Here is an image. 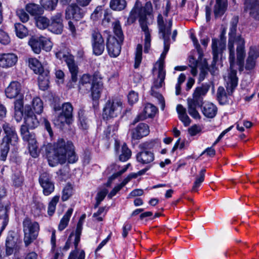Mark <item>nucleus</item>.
<instances>
[{
	"instance_id": "2",
	"label": "nucleus",
	"mask_w": 259,
	"mask_h": 259,
	"mask_svg": "<svg viewBox=\"0 0 259 259\" xmlns=\"http://www.w3.org/2000/svg\"><path fill=\"white\" fill-rule=\"evenodd\" d=\"M238 18L234 17L231 22L230 31L229 32V38L228 42V49L229 50V61L231 67L232 68L235 65V53L233 43L237 42V65L240 71L244 70V59L245 57L244 39L241 36H236Z\"/></svg>"
},
{
	"instance_id": "1",
	"label": "nucleus",
	"mask_w": 259,
	"mask_h": 259,
	"mask_svg": "<svg viewBox=\"0 0 259 259\" xmlns=\"http://www.w3.org/2000/svg\"><path fill=\"white\" fill-rule=\"evenodd\" d=\"M73 163L77 160L72 143L59 139L55 142L48 154V161L50 166L55 167L59 164H63L66 161Z\"/></svg>"
},
{
	"instance_id": "21",
	"label": "nucleus",
	"mask_w": 259,
	"mask_h": 259,
	"mask_svg": "<svg viewBox=\"0 0 259 259\" xmlns=\"http://www.w3.org/2000/svg\"><path fill=\"white\" fill-rule=\"evenodd\" d=\"M259 54L257 49L253 47H250L245 65L246 70H250L254 68L256 64V60Z\"/></svg>"
},
{
	"instance_id": "20",
	"label": "nucleus",
	"mask_w": 259,
	"mask_h": 259,
	"mask_svg": "<svg viewBox=\"0 0 259 259\" xmlns=\"http://www.w3.org/2000/svg\"><path fill=\"white\" fill-rule=\"evenodd\" d=\"M149 126L144 123H139L136 127L132 130V138L134 140H140L149 134Z\"/></svg>"
},
{
	"instance_id": "14",
	"label": "nucleus",
	"mask_w": 259,
	"mask_h": 259,
	"mask_svg": "<svg viewBox=\"0 0 259 259\" xmlns=\"http://www.w3.org/2000/svg\"><path fill=\"white\" fill-rule=\"evenodd\" d=\"M122 42L115 37H109L107 39L106 47L111 57H116L120 54Z\"/></svg>"
},
{
	"instance_id": "3",
	"label": "nucleus",
	"mask_w": 259,
	"mask_h": 259,
	"mask_svg": "<svg viewBox=\"0 0 259 259\" xmlns=\"http://www.w3.org/2000/svg\"><path fill=\"white\" fill-rule=\"evenodd\" d=\"M39 124L38 119L31 109H25L24 112V123L21 126L20 134L24 141L28 144V149L30 155L34 158L38 156V147L35 134L30 133L29 130L37 127Z\"/></svg>"
},
{
	"instance_id": "36",
	"label": "nucleus",
	"mask_w": 259,
	"mask_h": 259,
	"mask_svg": "<svg viewBox=\"0 0 259 259\" xmlns=\"http://www.w3.org/2000/svg\"><path fill=\"white\" fill-rule=\"evenodd\" d=\"M36 25L40 29L49 27L50 20L45 16H38L35 17Z\"/></svg>"
},
{
	"instance_id": "12",
	"label": "nucleus",
	"mask_w": 259,
	"mask_h": 259,
	"mask_svg": "<svg viewBox=\"0 0 259 259\" xmlns=\"http://www.w3.org/2000/svg\"><path fill=\"white\" fill-rule=\"evenodd\" d=\"M91 42L93 53L96 56L102 54L105 49L104 39L97 30H93L91 34Z\"/></svg>"
},
{
	"instance_id": "11",
	"label": "nucleus",
	"mask_w": 259,
	"mask_h": 259,
	"mask_svg": "<svg viewBox=\"0 0 259 259\" xmlns=\"http://www.w3.org/2000/svg\"><path fill=\"white\" fill-rule=\"evenodd\" d=\"M122 109V102L117 99L108 101L103 108V116L104 118L117 117Z\"/></svg>"
},
{
	"instance_id": "57",
	"label": "nucleus",
	"mask_w": 259,
	"mask_h": 259,
	"mask_svg": "<svg viewBox=\"0 0 259 259\" xmlns=\"http://www.w3.org/2000/svg\"><path fill=\"white\" fill-rule=\"evenodd\" d=\"M13 185L17 187L21 186L23 182V178L21 174H14L12 177Z\"/></svg>"
},
{
	"instance_id": "54",
	"label": "nucleus",
	"mask_w": 259,
	"mask_h": 259,
	"mask_svg": "<svg viewBox=\"0 0 259 259\" xmlns=\"http://www.w3.org/2000/svg\"><path fill=\"white\" fill-rule=\"evenodd\" d=\"M16 14L20 20L23 23L27 22L29 19L28 14L22 9L17 10Z\"/></svg>"
},
{
	"instance_id": "62",
	"label": "nucleus",
	"mask_w": 259,
	"mask_h": 259,
	"mask_svg": "<svg viewBox=\"0 0 259 259\" xmlns=\"http://www.w3.org/2000/svg\"><path fill=\"white\" fill-rule=\"evenodd\" d=\"M23 96L18 98L14 102L15 111H23Z\"/></svg>"
},
{
	"instance_id": "15",
	"label": "nucleus",
	"mask_w": 259,
	"mask_h": 259,
	"mask_svg": "<svg viewBox=\"0 0 259 259\" xmlns=\"http://www.w3.org/2000/svg\"><path fill=\"white\" fill-rule=\"evenodd\" d=\"M84 14V11L77 5L74 4L68 6L65 11V18L66 19H74L78 21L82 18Z\"/></svg>"
},
{
	"instance_id": "16",
	"label": "nucleus",
	"mask_w": 259,
	"mask_h": 259,
	"mask_svg": "<svg viewBox=\"0 0 259 259\" xmlns=\"http://www.w3.org/2000/svg\"><path fill=\"white\" fill-rule=\"evenodd\" d=\"M18 61V57L14 53L0 54V67L9 68L14 66Z\"/></svg>"
},
{
	"instance_id": "58",
	"label": "nucleus",
	"mask_w": 259,
	"mask_h": 259,
	"mask_svg": "<svg viewBox=\"0 0 259 259\" xmlns=\"http://www.w3.org/2000/svg\"><path fill=\"white\" fill-rule=\"evenodd\" d=\"M43 189V193L45 195L48 196L54 190L55 186L53 182L49 183L46 186L40 185Z\"/></svg>"
},
{
	"instance_id": "22",
	"label": "nucleus",
	"mask_w": 259,
	"mask_h": 259,
	"mask_svg": "<svg viewBox=\"0 0 259 259\" xmlns=\"http://www.w3.org/2000/svg\"><path fill=\"white\" fill-rule=\"evenodd\" d=\"M157 23L159 27V32L162 33L163 40H169L171 33V27L172 21L169 20L168 25L166 26L164 24L163 18L161 15H159L157 19Z\"/></svg>"
},
{
	"instance_id": "47",
	"label": "nucleus",
	"mask_w": 259,
	"mask_h": 259,
	"mask_svg": "<svg viewBox=\"0 0 259 259\" xmlns=\"http://www.w3.org/2000/svg\"><path fill=\"white\" fill-rule=\"evenodd\" d=\"M59 200V196H54L50 202L48 208V213L50 216L53 215L56 210V206Z\"/></svg>"
},
{
	"instance_id": "17",
	"label": "nucleus",
	"mask_w": 259,
	"mask_h": 259,
	"mask_svg": "<svg viewBox=\"0 0 259 259\" xmlns=\"http://www.w3.org/2000/svg\"><path fill=\"white\" fill-rule=\"evenodd\" d=\"M21 85L18 81H12L5 90L6 96L10 99L20 98L23 95L21 93Z\"/></svg>"
},
{
	"instance_id": "64",
	"label": "nucleus",
	"mask_w": 259,
	"mask_h": 259,
	"mask_svg": "<svg viewBox=\"0 0 259 259\" xmlns=\"http://www.w3.org/2000/svg\"><path fill=\"white\" fill-rule=\"evenodd\" d=\"M201 130L202 128L199 125L195 124L188 128V133L191 136H194L201 132Z\"/></svg>"
},
{
	"instance_id": "39",
	"label": "nucleus",
	"mask_w": 259,
	"mask_h": 259,
	"mask_svg": "<svg viewBox=\"0 0 259 259\" xmlns=\"http://www.w3.org/2000/svg\"><path fill=\"white\" fill-rule=\"evenodd\" d=\"M43 103L41 100L38 97L34 98L32 101V109L37 114L41 113L43 111Z\"/></svg>"
},
{
	"instance_id": "61",
	"label": "nucleus",
	"mask_w": 259,
	"mask_h": 259,
	"mask_svg": "<svg viewBox=\"0 0 259 259\" xmlns=\"http://www.w3.org/2000/svg\"><path fill=\"white\" fill-rule=\"evenodd\" d=\"M130 165V164H128L124 166V167L122 168L121 169L119 170L118 172L114 174L112 177L109 179L108 182L107 183V186H109L110 185V184L111 183V181L113 179H115V178H117L118 176H120L123 173L125 172L126 170L127 169L128 166Z\"/></svg>"
},
{
	"instance_id": "52",
	"label": "nucleus",
	"mask_w": 259,
	"mask_h": 259,
	"mask_svg": "<svg viewBox=\"0 0 259 259\" xmlns=\"http://www.w3.org/2000/svg\"><path fill=\"white\" fill-rule=\"evenodd\" d=\"M63 24H55L50 22L49 29L52 32L56 34H61L63 31Z\"/></svg>"
},
{
	"instance_id": "8",
	"label": "nucleus",
	"mask_w": 259,
	"mask_h": 259,
	"mask_svg": "<svg viewBox=\"0 0 259 259\" xmlns=\"http://www.w3.org/2000/svg\"><path fill=\"white\" fill-rule=\"evenodd\" d=\"M211 47L213 52V60L211 64L212 68L209 69L208 68L207 63L205 59L202 61L198 79L200 82L204 79L207 74L208 70H209L211 73L212 71H214V67L218 60L219 54L225 48V44L222 41H220L217 39L213 38L212 39Z\"/></svg>"
},
{
	"instance_id": "24",
	"label": "nucleus",
	"mask_w": 259,
	"mask_h": 259,
	"mask_svg": "<svg viewBox=\"0 0 259 259\" xmlns=\"http://www.w3.org/2000/svg\"><path fill=\"white\" fill-rule=\"evenodd\" d=\"M92 76L88 74H83L79 81V91L83 94L89 93L92 83Z\"/></svg>"
},
{
	"instance_id": "18",
	"label": "nucleus",
	"mask_w": 259,
	"mask_h": 259,
	"mask_svg": "<svg viewBox=\"0 0 259 259\" xmlns=\"http://www.w3.org/2000/svg\"><path fill=\"white\" fill-rule=\"evenodd\" d=\"M244 10L249 11L250 15L259 21V1L258 0H244Z\"/></svg>"
},
{
	"instance_id": "56",
	"label": "nucleus",
	"mask_w": 259,
	"mask_h": 259,
	"mask_svg": "<svg viewBox=\"0 0 259 259\" xmlns=\"http://www.w3.org/2000/svg\"><path fill=\"white\" fill-rule=\"evenodd\" d=\"M55 55L57 58L60 60H64L66 62L67 58L69 57H72L73 56L68 52L64 50H58L55 52Z\"/></svg>"
},
{
	"instance_id": "41",
	"label": "nucleus",
	"mask_w": 259,
	"mask_h": 259,
	"mask_svg": "<svg viewBox=\"0 0 259 259\" xmlns=\"http://www.w3.org/2000/svg\"><path fill=\"white\" fill-rule=\"evenodd\" d=\"M142 59V46L138 44L136 48L135 57V68H138L140 66Z\"/></svg>"
},
{
	"instance_id": "59",
	"label": "nucleus",
	"mask_w": 259,
	"mask_h": 259,
	"mask_svg": "<svg viewBox=\"0 0 259 259\" xmlns=\"http://www.w3.org/2000/svg\"><path fill=\"white\" fill-rule=\"evenodd\" d=\"M79 119L80 122V125L83 130H86L88 128L89 125V121L82 113H79Z\"/></svg>"
},
{
	"instance_id": "26",
	"label": "nucleus",
	"mask_w": 259,
	"mask_h": 259,
	"mask_svg": "<svg viewBox=\"0 0 259 259\" xmlns=\"http://www.w3.org/2000/svg\"><path fill=\"white\" fill-rule=\"evenodd\" d=\"M69 70L71 74V80L73 82H76L77 80V74L78 73V68L75 64L74 57H69L67 58L66 62Z\"/></svg>"
},
{
	"instance_id": "48",
	"label": "nucleus",
	"mask_w": 259,
	"mask_h": 259,
	"mask_svg": "<svg viewBox=\"0 0 259 259\" xmlns=\"http://www.w3.org/2000/svg\"><path fill=\"white\" fill-rule=\"evenodd\" d=\"M73 187L70 184L66 185L62 191V199L63 201L67 200L72 195Z\"/></svg>"
},
{
	"instance_id": "40",
	"label": "nucleus",
	"mask_w": 259,
	"mask_h": 259,
	"mask_svg": "<svg viewBox=\"0 0 259 259\" xmlns=\"http://www.w3.org/2000/svg\"><path fill=\"white\" fill-rule=\"evenodd\" d=\"M58 0H40L42 7L46 10L52 11L57 5Z\"/></svg>"
},
{
	"instance_id": "7",
	"label": "nucleus",
	"mask_w": 259,
	"mask_h": 259,
	"mask_svg": "<svg viewBox=\"0 0 259 259\" xmlns=\"http://www.w3.org/2000/svg\"><path fill=\"white\" fill-rule=\"evenodd\" d=\"M207 92L208 89L204 87H197L193 94L192 98L187 99L188 113L191 117L195 119L201 118V116L196 108L202 107L203 103V97Z\"/></svg>"
},
{
	"instance_id": "46",
	"label": "nucleus",
	"mask_w": 259,
	"mask_h": 259,
	"mask_svg": "<svg viewBox=\"0 0 259 259\" xmlns=\"http://www.w3.org/2000/svg\"><path fill=\"white\" fill-rule=\"evenodd\" d=\"M18 243V238L16 233L13 231L9 232L6 239V244L16 246Z\"/></svg>"
},
{
	"instance_id": "6",
	"label": "nucleus",
	"mask_w": 259,
	"mask_h": 259,
	"mask_svg": "<svg viewBox=\"0 0 259 259\" xmlns=\"http://www.w3.org/2000/svg\"><path fill=\"white\" fill-rule=\"evenodd\" d=\"M5 136L2 139L0 145L1 160L5 161L10 150V144L15 145L18 140L15 128L10 123L5 122L2 125Z\"/></svg>"
},
{
	"instance_id": "23",
	"label": "nucleus",
	"mask_w": 259,
	"mask_h": 259,
	"mask_svg": "<svg viewBox=\"0 0 259 259\" xmlns=\"http://www.w3.org/2000/svg\"><path fill=\"white\" fill-rule=\"evenodd\" d=\"M154 154L152 152L145 150L137 153L136 156L137 161L143 164L152 162L154 160Z\"/></svg>"
},
{
	"instance_id": "49",
	"label": "nucleus",
	"mask_w": 259,
	"mask_h": 259,
	"mask_svg": "<svg viewBox=\"0 0 259 259\" xmlns=\"http://www.w3.org/2000/svg\"><path fill=\"white\" fill-rule=\"evenodd\" d=\"M70 253L68 259H84L85 253L83 250L79 251L77 248Z\"/></svg>"
},
{
	"instance_id": "45",
	"label": "nucleus",
	"mask_w": 259,
	"mask_h": 259,
	"mask_svg": "<svg viewBox=\"0 0 259 259\" xmlns=\"http://www.w3.org/2000/svg\"><path fill=\"white\" fill-rule=\"evenodd\" d=\"M159 142L158 140H151L146 141L139 145L141 149L148 150L153 148L156 145H158Z\"/></svg>"
},
{
	"instance_id": "29",
	"label": "nucleus",
	"mask_w": 259,
	"mask_h": 259,
	"mask_svg": "<svg viewBox=\"0 0 259 259\" xmlns=\"http://www.w3.org/2000/svg\"><path fill=\"white\" fill-rule=\"evenodd\" d=\"M227 3L225 0H216L214 8V14L215 18L222 16L227 8Z\"/></svg>"
},
{
	"instance_id": "44",
	"label": "nucleus",
	"mask_w": 259,
	"mask_h": 259,
	"mask_svg": "<svg viewBox=\"0 0 259 259\" xmlns=\"http://www.w3.org/2000/svg\"><path fill=\"white\" fill-rule=\"evenodd\" d=\"M47 75L44 76L42 73L39 74L38 78L39 89L42 91L47 90L49 87V79Z\"/></svg>"
},
{
	"instance_id": "27",
	"label": "nucleus",
	"mask_w": 259,
	"mask_h": 259,
	"mask_svg": "<svg viewBox=\"0 0 259 259\" xmlns=\"http://www.w3.org/2000/svg\"><path fill=\"white\" fill-rule=\"evenodd\" d=\"M201 111L206 117L212 118L216 115L218 108L214 104L207 103L205 104L203 106H202Z\"/></svg>"
},
{
	"instance_id": "25",
	"label": "nucleus",
	"mask_w": 259,
	"mask_h": 259,
	"mask_svg": "<svg viewBox=\"0 0 259 259\" xmlns=\"http://www.w3.org/2000/svg\"><path fill=\"white\" fill-rule=\"evenodd\" d=\"M69 70L71 74V80L73 82H76L77 80V74L78 73V68L75 64L74 57H69L67 58L66 62Z\"/></svg>"
},
{
	"instance_id": "60",
	"label": "nucleus",
	"mask_w": 259,
	"mask_h": 259,
	"mask_svg": "<svg viewBox=\"0 0 259 259\" xmlns=\"http://www.w3.org/2000/svg\"><path fill=\"white\" fill-rule=\"evenodd\" d=\"M10 42V38L7 33L0 29V42L3 45H8Z\"/></svg>"
},
{
	"instance_id": "55",
	"label": "nucleus",
	"mask_w": 259,
	"mask_h": 259,
	"mask_svg": "<svg viewBox=\"0 0 259 259\" xmlns=\"http://www.w3.org/2000/svg\"><path fill=\"white\" fill-rule=\"evenodd\" d=\"M151 94L153 97L156 98L158 99V102L160 104L161 109L162 110H164L165 107V102L163 96L159 93L154 91L153 88H151Z\"/></svg>"
},
{
	"instance_id": "28",
	"label": "nucleus",
	"mask_w": 259,
	"mask_h": 259,
	"mask_svg": "<svg viewBox=\"0 0 259 259\" xmlns=\"http://www.w3.org/2000/svg\"><path fill=\"white\" fill-rule=\"evenodd\" d=\"M177 111L179 115V118L183 123L184 126L189 125L191 120L187 114L186 108L182 105L179 104L177 106Z\"/></svg>"
},
{
	"instance_id": "13",
	"label": "nucleus",
	"mask_w": 259,
	"mask_h": 259,
	"mask_svg": "<svg viewBox=\"0 0 259 259\" xmlns=\"http://www.w3.org/2000/svg\"><path fill=\"white\" fill-rule=\"evenodd\" d=\"M73 107L72 105L66 102L62 105V112L58 116L56 120V124L59 125L60 126L64 125L65 123L70 124L72 117Z\"/></svg>"
},
{
	"instance_id": "43",
	"label": "nucleus",
	"mask_w": 259,
	"mask_h": 259,
	"mask_svg": "<svg viewBox=\"0 0 259 259\" xmlns=\"http://www.w3.org/2000/svg\"><path fill=\"white\" fill-rule=\"evenodd\" d=\"M205 169H202L200 171L199 176L196 179V180L194 183V185L192 187V191L193 192H197L198 188L201 185V183L204 181L205 176Z\"/></svg>"
},
{
	"instance_id": "32",
	"label": "nucleus",
	"mask_w": 259,
	"mask_h": 259,
	"mask_svg": "<svg viewBox=\"0 0 259 259\" xmlns=\"http://www.w3.org/2000/svg\"><path fill=\"white\" fill-rule=\"evenodd\" d=\"M73 209L69 208L64 215L58 226V230L59 231L63 230L67 227Z\"/></svg>"
},
{
	"instance_id": "10",
	"label": "nucleus",
	"mask_w": 259,
	"mask_h": 259,
	"mask_svg": "<svg viewBox=\"0 0 259 259\" xmlns=\"http://www.w3.org/2000/svg\"><path fill=\"white\" fill-rule=\"evenodd\" d=\"M28 45L32 51L36 54H39L41 50L46 52L51 50L53 43L50 39L42 36H32L28 41Z\"/></svg>"
},
{
	"instance_id": "63",
	"label": "nucleus",
	"mask_w": 259,
	"mask_h": 259,
	"mask_svg": "<svg viewBox=\"0 0 259 259\" xmlns=\"http://www.w3.org/2000/svg\"><path fill=\"white\" fill-rule=\"evenodd\" d=\"M127 98L129 103L133 105L138 101V94L134 91H131L129 93Z\"/></svg>"
},
{
	"instance_id": "33",
	"label": "nucleus",
	"mask_w": 259,
	"mask_h": 259,
	"mask_svg": "<svg viewBox=\"0 0 259 259\" xmlns=\"http://www.w3.org/2000/svg\"><path fill=\"white\" fill-rule=\"evenodd\" d=\"M126 6L125 0H111L110 7L114 11H120L124 10Z\"/></svg>"
},
{
	"instance_id": "38",
	"label": "nucleus",
	"mask_w": 259,
	"mask_h": 259,
	"mask_svg": "<svg viewBox=\"0 0 259 259\" xmlns=\"http://www.w3.org/2000/svg\"><path fill=\"white\" fill-rule=\"evenodd\" d=\"M82 229V222L81 219L77 223L75 234L73 233V245L77 248L78 244L80 241V235Z\"/></svg>"
},
{
	"instance_id": "51",
	"label": "nucleus",
	"mask_w": 259,
	"mask_h": 259,
	"mask_svg": "<svg viewBox=\"0 0 259 259\" xmlns=\"http://www.w3.org/2000/svg\"><path fill=\"white\" fill-rule=\"evenodd\" d=\"M52 177L48 172L42 173L39 178V182L40 185L46 186L49 183L53 182L51 181Z\"/></svg>"
},
{
	"instance_id": "53",
	"label": "nucleus",
	"mask_w": 259,
	"mask_h": 259,
	"mask_svg": "<svg viewBox=\"0 0 259 259\" xmlns=\"http://www.w3.org/2000/svg\"><path fill=\"white\" fill-rule=\"evenodd\" d=\"M186 75L184 73H181L178 78V82L176 84V95H179L181 94V84L185 81Z\"/></svg>"
},
{
	"instance_id": "50",
	"label": "nucleus",
	"mask_w": 259,
	"mask_h": 259,
	"mask_svg": "<svg viewBox=\"0 0 259 259\" xmlns=\"http://www.w3.org/2000/svg\"><path fill=\"white\" fill-rule=\"evenodd\" d=\"M108 190L107 189H103L100 191L97 195V196L96 197V203L95 204V207L96 208L98 207V206L100 205L101 202L103 200L105 196H106L107 194L108 193Z\"/></svg>"
},
{
	"instance_id": "42",
	"label": "nucleus",
	"mask_w": 259,
	"mask_h": 259,
	"mask_svg": "<svg viewBox=\"0 0 259 259\" xmlns=\"http://www.w3.org/2000/svg\"><path fill=\"white\" fill-rule=\"evenodd\" d=\"M131 154V151L128 149L126 144L124 143L121 147V153L119 155V160L123 162L127 160L130 158Z\"/></svg>"
},
{
	"instance_id": "34",
	"label": "nucleus",
	"mask_w": 259,
	"mask_h": 259,
	"mask_svg": "<svg viewBox=\"0 0 259 259\" xmlns=\"http://www.w3.org/2000/svg\"><path fill=\"white\" fill-rule=\"evenodd\" d=\"M102 87V84L100 82H92L90 91H91L92 98L94 100H98L100 98Z\"/></svg>"
},
{
	"instance_id": "37",
	"label": "nucleus",
	"mask_w": 259,
	"mask_h": 259,
	"mask_svg": "<svg viewBox=\"0 0 259 259\" xmlns=\"http://www.w3.org/2000/svg\"><path fill=\"white\" fill-rule=\"evenodd\" d=\"M113 31L117 39L123 40V34L119 21L115 20L112 23Z\"/></svg>"
},
{
	"instance_id": "30",
	"label": "nucleus",
	"mask_w": 259,
	"mask_h": 259,
	"mask_svg": "<svg viewBox=\"0 0 259 259\" xmlns=\"http://www.w3.org/2000/svg\"><path fill=\"white\" fill-rule=\"evenodd\" d=\"M28 65L35 73L40 74L43 73V67L41 63L36 58H29Z\"/></svg>"
},
{
	"instance_id": "19",
	"label": "nucleus",
	"mask_w": 259,
	"mask_h": 259,
	"mask_svg": "<svg viewBox=\"0 0 259 259\" xmlns=\"http://www.w3.org/2000/svg\"><path fill=\"white\" fill-rule=\"evenodd\" d=\"M157 110L156 106L150 103L147 104L145 106L143 114L138 115L134 120L133 124H135L139 121L144 120L148 117H153Z\"/></svg>"
},
{
	"instance_id": "4",
	"label": "nucleus",
	"mask_w": 259,
	"mask_h": 259,
	"mask_svg": "<svg viewBox=\"0 0 259 259\" xmlns=\"http://www.w3.org/2000/svg\"><path fill=\"white\" fill-rule=\"evenodd\" d=\"M152 11L151 4L146 3L143 7L139 0L136 1L135 4L130 12L127 21L131 23H134L137 18H139V23L141 29L145 34L144 52L148 53L150 47L151 36L150 31L147 24V16L150 14Z\"/></svg>"
},
{
	"instance_id": "31",
	"label": "nucleus",
	"mask_w": 259,
	"mask_h": 259,
	"mask_svg": "<svg viewBox=\"0 0 259 259\" xmlns=\"http://www.w3.org/2000/svg\"><path fill=\"white\" fill-rule=\"evenodd\" d=\"M26 10L32 16H36L41 14L44 10L39 5L34 3H29L26 5Z\"/></svg>"
},
{
	"instance_id": "5",
	"label": "nucleus",
	"mask_w": 259,
	"mask_h": 259,
	"mask_svg": "<svg viewBox=\"0 0 259 259\" xmlns=\"http://www.w3.org/2000/svg\"><path fill=\"white\" fill-rule=\"evenodd\" d=\"M230 72L225 79L227 93L223 87H219L217 90V99L221 105H225L229 103L230 96L233 95L235 89L238 85V79L237 77V71L235 65L232 68L230 64Z\"/></svg>"
},
{
	"instance_id": "9",
	"label": "nucleus",
	"mask_w": 259,
	"mask_h": 259,
	"mask_svg": "<svg viewBox=\"0 0 259 259\" xmlns=\"http://www.w3.org/2000/svg\"><path fill=\"white\" fill-rule=\"evenodd\" d=\"M23 232L24 234V242L25 246L30 244L37 237L39 230V226L36 222H32L26 218L23 222Z\"/></svg>"
},
{
	"instance_id": "35",
	"label": "nucleus",
	"mask_w": 259,
	"mask_h": 259,
	"mask_svg": "<svg viewBox=\"0 0 259 259\" xmlns=\"http://www.w3.org/2000/svg\"><path fill=\"white\" fill-rule=\"evenodd\" d=\"M15 29L16 35L20 38H23L28 34L27 28L21 23H16Z\"/></svg>"
}]
</instances>
